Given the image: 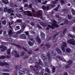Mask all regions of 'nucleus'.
<instances>
[{
	"instance_id": "nucleus-1",
	"label": "nucleus",
	"mask_w": 75,
	"mask_h": 75,
	"mask_svg": "<svg viewBox=\"0 0 75 75\" xmlns=\"http://www.w3.org/2000/svg\"><path fill=\"white\" fill-rule=\"evenodd\" d=\"M39 62L40 64L38 62H37L35 63V67L33 69V71L35 72V75H38L40 74V75H44L43 72L44 70L43 69H42V62L40 59H39Z\"/></svg>"
},
{
	"instance_id": "nucleus-2",
	"label": "nucleus",
	"mask_w": 75,
	"mask_h": 75,
	"mask_svg": "<svg viewBox=\"0 0 75 75\" xmlns=\"http://www.w3.org/2000/svg\"><path fill=\"white\" fill-rule=\"evenodd\" d=\"M68 38L71 39V40H68L67 41V42L68 43H69V44H70L72 45H74L75 44V40H74L73 39H71V38H74V35H72L69 34L68 35Z\"/></svg>"
},
{
	"instance_id": "nucleus-3",
	"label": "nucleus",
	"mask_w": 75,
	"mask_h": 75,
	"mask_svg": "<svg viewBox=\"0 0 75 75\" xmlns=\"http://www.w3.org/2000/svg\"><path fill=\"white\" fill-rule=\"evenodd\" d=\"M67 47V44L65 42H63L62 43L61 46V49L62 50V51L63 52H65V48H66Z\"/></svg>"
},
{
	"instance_id": "nucleus-4",
	"label": "nucleus",
	"mask_w": 75,
	"mask_h": 75,
	"mask_svg": "<svg viewBox=\"0 0 75 75\" xmlns=\"http://www.w3.org/2000/svg\"><path fill=\"white\" fill-rule=\"evenodd\" d=\"M28 43L30 46H33V45H34V40L33 39H30Z\"/></svg>"
},
{
	"instance_id": "nucleus-5",
	"label": "nucleus",
	"mask_w": 75,
	"mask_h": 75,
	"mask_svg": "<svg viewBox=\"0 0 75 75\" xmlns=\"http://www.w3.org/2000/svg\"><path fill=\"white\" fill-rule=\"evenodd\" d=\"M68 62L69 64H68L67 65V66L65 67V68H69L70 67H71V64H72V61L71 60H69L68 61Z\"/></svg>"
},
{
	"instance_id": "nucleus-6",
	"label": "nucleus",
	"mask_w": 75,
	"mask_h": 75,
	"mask_svg": "<svg viewBox=\"0 0 75 75\" xmlns=\"http://www.w3.org/2000/svg\"><path fill=\"white\" fill-rule=\"evenodd\" d=\"M53 23H52V25L53 26H54V27H59V25L56 24V23H57V22H56L55 20H54L53 21Z\"/></svg>"
},
{
	"instance_id": "nucleus-7",
	"label": "nucleus",
	"mask_w": 75,
	"mask_h": 75,
	"mask_svg": "<svg viewBox=\"0 0 75 75\" xmlns=\"http://www.w3.org/2000/svg\"><path fill=\"white\" fill-rule=\"evenodd\" d=\"M40 36L42 38V39L43 40H45V34H44V33L42 32L40 33Z\"/></svg>"
},
{
	"instance_id": "nucleus-8",
	"label": "nucleus",
	"mask_w": 75,
	"mask_h": 75,
	"mask_svg": "<svg viewBox=\"0 0 75 75\" xmlns=\"http://www.w3.org/2000/svg\"><path fill=\"white\" fill-rule=\"evenodd\" d=\"M20 38L22 39H26V36L25 34H22L20 36Z\"/></svg>"
},
{
	"instance_id": "nucleus-9",
	"label": "nucleus",
	"mask_w": 75,
	"mask_h": 75,
	"mask_svg": "<svg viewBox=\"0 0 75 75\" xmlns=\"http://www.w3.org/2000/svg\"><path fill=\"white\" fill-rule=\"evenodd\" d=\"M42 57L43 60H44V61L47 60V56H46V55L45 54H42Z\"/></svg>"
},
{
	"instance_id": "nucleus-10",
	"label": "nucleus",
	"mask_w": 75,
	"mask_h": 75,
	"mask_svg": "<svg viewBox=\"0 0 75 75\" xmlns=\"http://www.w3.org/2000/svg\"><path fill=\"white\" fill-rule=\"evenodd\" d=\"M21 26L22 28L24 29L25 28V23H23L22 24H21Z\"/></svg>"
},
{
	"instance_id": "nucleus-11",
	"label": "nucleus",
	"mask_w": 75,
	"mask_h": 75,
	"mask_svg": "<svg viewBox=\"0 0 75 75\" xmlns=\"http://www.w3.org/2000/svg\"><path fill=\"white\" fill-rule=\"evenodd\" d=\"M36 39L37 40V42L38 44H40V43H41V40H40V38H39V37H37L36 38Z\"/></svg>"
},
{
	"instance_id": "nucleus-12",
	"label": "nucleus",
	"mask_w": 75,
	"mask_h": 75,
	"mask_svg": "<svg viewBox=\"0 0 75 75\" xmlns=\"http://www.w3.org/2000/svg\"><path fill=\"white\" fill-rule=\"evenodd\" d=\"M51 68H52V72L53 73L55 72V68L54 67V66L52 65L51 66Z\"/></svg>"
},
{
	"instance_id": "nucleus-13",
	"label": "nucleus",
	"mask_w": 75,
	"mask_h": 75,
	"mask_svg": "<svg viewBox=\"0 0 75 75\" xmlns=\"http://www.w3.org/2000/svg\"><path fill=\"white\" fill-rule=\"evenodd\" d=\"M56 51L59 54H61V53H62V51L61 50H59L58 48H56Z\"/></svg>"
},
{
	"instance_id": "nucleus-14",
	"label": "nucleus",
	"mask_w": 75,
	"mask_h": 75,
	"mask_svg": "<svg viewBox=\"0 0 75 75\" xmlns=\"http://www.w3.org/2000/svg\"><path fill=\"white\" fill-rule=\"evenodd\" d=\"M24 13H28V15L29 16H33V14H32V13H31V12L30 11H24Z\"/></svg>"
},
{
	"instance_id": "nucleus-15",
	"label": "nucleus",
	"mask_w": 75,
	"mask_h": 75,
	"mask_svg": "<svg viewBox=\"0 0 75 75\" xmlns=\"http://www.w3.org/2000/svg\"><path fill=\"white\" fill-rule=\"evenodd\" d=\"M57 58H58V59H61V61H66V59H62L61 58V57H60V56H58L57 57Z\"/></svg>"
},
{
	"instance_id": "nucleus-16",
	"label": "nucleus",
	"mask_w": 75,
	"mask_h": 75,
	"mask_svg": "<svg viewBox=\"0 0 75 75\" xmlns=\"http://www.w3.org/2000/svg\"><path fill=\"white\" fill-rule=\"evenodd\" d=\"M2 2L4 4H7L8 3V1L7 0H2Z\"/></svg>"
},
{
	"instance_id": "nucleus-17",
	"label": "nucleus",
	"mask_w": 75,
	"mask_h": 75,
	"mask_svg": "<svg viewBox=\"0 0 75 75\" xmlns=\"http://www.w3.org/2000/svg\"><path fill=\"white\" fill-rule=\"evenodd\" d=\"M67 32V30H66V29H65L63 31V33L61 34V37H62L64 35V34H65Z\"/></svg>"
},
{
	"instance_id": "nucleus-18",
	"label": "nucleus",
	"mask_w": 75,
	"mask_h": 75,
	"mask_svg": "<svg viewBox=\"0 0 75 75\" xmlns=\"http://www.w3.org/2000/svg\"><path fill=\"white\" fill-rule=\"evenodd\" d=\"M19 75H22L23 74H25V72L21 70H19Z\"/></svg>"
},
{
	"instance_id": "nucleus-19",
	"label": "nucleus",
	"mask_w": 75,
	"mask_h": 75,
	"mask_svg": "<svg viewBox=\"0 0 75 75\" xmlns=\"http://www.w3.org/2000/svg\"><path fill=\"white\" fill-rule=\"evenodd\" d=\"M8 35H13V32L11 30H9L8 32Z\"/></svg>"
},
{
	"instance_id": "nucleus-20",
	"label": "nucleus",
	"mask_w": 75,
	"mask_h": 75,
	"mask_svg": "<svg viewBox=\"0 0 75 75\" xmlns=\"http://www.w3.org/2000/svg\"><path fill=\"white\" fill-rule=\"evenodd\" d=\"M32 4H30L28 7V8H31L32 9L33 8Z\"/></svg>"
},
{
	"instance_id": "nucleus-21",
	"label": "nucleus",
	"mask_w": 75,
	"mask_h": 75,
	"mask_svg": "<svg viewBox=\"0 0 75 75\" xmlns=\"http://www.w3.org/2000/svg\"><path fill=\"white\" fill-rule=\"evenodd\" d=\"M0 64L2 66L4 65H8V64H7V63L6 62H5L4 64L3 63H1L0 62Z\"/></svg>"
},
{
	"instance_id": "nucleus-22",
	"label": "nucleus",
	"mask_w": 75,
	"mask_h": 75,
	"mask_svg": "<svg viewBox=\"0 0 75 75\" xmlns=\"http://www.w3.org/2000/svg\"><path fill=\"white\" fill-rule=\"evenodd\" d=\"M57 39V37L56 36H55L54 38H53L52 39V41L53 42H55V41H56V40Z\"/></svg>"
},
{
	"instance_id": "nucleus-23",
	"label": "nucleus",
	"mask_w": 75,
	"mask_h": 75,
	"mask_svg": "<svg viewBox=\"0 0 75 75\" xmlns=\"http://www.w3.org/2000/svg\"><path fill=\"white\" fill-rule=\"evenodd\" d=\"M45 71L46 72H47L48 73H50V70H49L48 68H46L45 69Z\"/></svg>"
},
{
	"instance_id": "nucleus-24",
	"label": "nucleus",
	"mask_w": 75,
	"mask_h": 75,
	"mask_svg": "<svg viewBox=\"0 0 75 75\" xmlns=\"http://www.w3.org/2000/svg\"><path fill=\"white\" fill-rule=\"evenodd\" d=\"M52 56H55L56 55V52L55 51L52 52Z\"/></svg>"
},
{
	"instance_id": "nucleus-25",
	"label": "nucleus",
	"mask_w": 75,
	"mask_h": 75,
	"mask_svg": "<svg viewBox=\"0 0 75 75\" xmlns=\"http://www.w3.org/2000/svg\"><path fill=\"white\" fill-rule=\"evenodd\" d=\"M71 49L70 48H67L66 49V52L68 53H69L71 52Z\"/></svg>"
},
{
	"instance_id": "nucleus-26",
	"label": "nucleus",
	"mask_w": 75,
	"mask_h": 75,
	"mask_svg": "<svg viewBox=\"0 0 75 75\" xmlns=\"http://www.w3.org/2000/svg\"><path fill=\"white\" fill-rule=\"evenodd\" d=\"M16 28H15V30L16 31H17V30H20V26H16Z\"/></svg>"
},
{
	"instance_id": "nucleus-27",
	"label": "nucleus",
	"mask_w": 75,
	"mask_h": 75,
	"mask_svg": "<svg viewBox=\"0 0 75 75\" xmlns=\"http://www.w3.org/2000/svg\"><path fill=\"white\" fill-rule=\"evenodd\" d=\"M25 33L26 35H27V37H28V38H30V35H29V33H28V31L26 32H25Z\"/></svg>"
},
{
	"instance_id": "nucleus-28",
	"label": "nucleus",
	"mask_w": 75,
	"mask_h": 75,
	"mask_svg": "<svg viewBox=\"0 0 75 75\" xmlns=\"http://www.w3.org/2000/svg\"><path fill=\"white\" fill-rule=\"evenodd\" d=\"M17 37H18V35L17 34H14L13 36V38H17Z\"/></svg>"
},
{
	"instance_id": "nucleus-29",
	"label": "nucleus",
	"mask_w": 75,
	"mask_h": 75,
	"mask_svg": "<svg viewBox=\"0 0 75 75\" xmlns=\"http://www.w3.org/2000/svg\"><path fill=\"white\" fill-rule=\"evenodd\" d=\"M12 10H13V9L14 10V9H13V8H11L10 9H8L7 7H4V10H8H8H12Z\"/></svg>"
},
{
	"instance_id": "nucleus-30",
	"label": "nucleus",
	"mask_w": 75,
	"mask_h": 75,
	"mask_svg": "<svg viewBox=\"0 0 75 75\" xmlns=\"http://www.w3.org/2000/svg\"><path fill=\"white\" fill-rule=\"evenodd\" d=\"M71 12L72 13V14L73 15H74V16L75 15V10H71Z\"/></svg>"
},
{
	"instance_id": "nucleus-31",
	"label": "nucleus",
	"mask_w": 75,
	"mask_h": 75,
	"mask_svg": "<svg viewBox=\"0 0 75 75\" xmlns=\"http://www.w3.org/2000/svg\"><path fill=\"white\" fill-rule=\"evenodd\" d=\"M10 49H8V51L7 52L8 54L10 55Z\"/></svg>"
},
{
	"instance_id": "nucleus-32",
	"label": "nucleus",
	"mask_w": 75,
	"mask_h": 75,
	"mask_svg": "<svg viewBox=\"0 0 75 75\" xmlns=\"http://www.w3.org/2000/svg\"><path fill=\"white\" fill-rule=\"evenodd\" d=\"M60 2L61 3V4H63L65 3V1L63 0H61L60 1Z\"/></svg>"
},
{
	"instance_id": "nucleus-33",
	"label": "nucleus",
	"mask_w": 75,
	"mask_h": 75,
	"mask_svg": "<svg viewBox=\"0 0 75 75\" xmlns=\"http://www.w3.org/2000/svg\"><path fill=\"white\" fill-rule=\"evenodd\" d=\"M23 32L21 30H20L18 31L17 33V34H21Z\"/></svg>"
},
{
	"instance_id": "nucleus-34",
	"label": "nucleus",
	"mask_w": 75,
	"mask_h": 75,
	"mask_svg": "<svg viewBox=\"0 0 75 75\" xmlns=\"http://www.w3.org/2000/svg\"><path fill=\"white\" fill-rule=\"evenodd\" d=\"M48 26L49 27H50V28H52V29H54V27H53L51 25H48Z\"/></svg>"
},
{
	"instance_id": "nucleus-35",
	"label": "nucleus",
	"mask_w": 75,
	"mask_h": 75,
	"mask_svg": "<svg viewBox=\"0 0 75 75\" xmlns=\"http://www.w3.org/2000/svg\"><path fill=\"white\" fill-rule=\"evenodd\" d=\"M16 16H17V17H22V15L21 14H16Z\"/></svg>"
},
{
	"instance_id": "nucleus-36",
	"label": "nucleus",
	"mask_w": 75,
	"mask_h": 75,
	"mask_svg": "<svg viewBox=\"0 0 75 75\" xmlns=\"http://www.w3.org/2000/svg\"><path fill=\"white\" fill-rule=\"evenodd\" d=\"M68 19H69V20H71V18H72V17H71V16H70V15H68Z\"/></svg>"
},
{
	"instance_id": "nucleus-37",
	"label": "nucleus",
	"mask_w": 75,
	"mask_h": 75,
	"mask_svg": "<svg viewBox=\"0 0 75 75\" xmlns=\"http://www.w3.org/2000/svg\"><path fill=\"white\" fill-rule=\"evenodd\" d=\"M23 50H24L25 51H26V52H28V51H28V50H27V49L25 48L24 47H23Z\"/></svg>"
},
{
	"instance_id": "nucleus-38",
	"label": "nucleus",
	"mask_w": 75,
	"mask_h": 75,
	"mask_svg": "<svg viewBox=\"0 0 75 75\" xmlns=\"http://www.w3.org/2000/svg\"><path fill=\"white\" fill-rule=\"evenodd\" d=\"M2 23L3 24H6V21L5 20H4L2 21Z\"/></svg>"
},
{
	"instance_id": "nucleus-39",
	"label": "nucleus",
	"mask_w": 75,
	"mask_h": 75,
	"mask_svg": "<svg viewBox=\"0 0 75 75\" xmlns=\"http://www.w3.org/2000/svg\"><path fill=\"white\" fill-rule=\"evenodd\" d=\"M50 7L51 8L50 9V10L52 8L54 7V5H51V6H50Z\"/></svg>"
},
{
	"instance_id": "nucleus-40",
	"label": "nucleus",
	"mask_w": 75,
	"mask_h": 75,
	"mask_svg": "<svg viewBox=\"0 0 75 75\" xmlns=\"http://www.w3.org/2000/svg\"><path fill=\"white\" fill-rule=\"evenodd\" d=\"M17 22V23H21L22 21L21 20H20V19H18L16 21Z\"/></svg>"
},
{
	"instance_id": "nucleus-41",
	"label": "nucleus",
	"mask_w": 75,
	"mask_h": 75,
	"mask_svg": "<svg viewBox=\"0 0 75 75\" xmlns=\"http://www.w3.org/2000/svg\"><path fill=\"white\" fill-rule=\"evenodd\" d=\"M42 8L43 10H46V7L45 6H43L42 7Z\"/></svg>"
},
{
	"instance_id": "nucleus-42",
	"label": "nucleus",
	"mask_w": 75,
	"mask_h": 75,
	"mask_svg": "<svg viewBox=\"0 0 75 75\" xmlns=\"http://www.w3.org/2000/svg\"><path fill=\"white\" fill-rule=\"evenodd\" d=\"M26 2H27V0H23L22 1L23 4H24V3Z\"/></svg>"
},
{
	"instance_id": "nucleus-43",
	"label": "nucleus",
	"mask_w": 75,
	"mask_h": 75,
	"mask_svg": "<svg viewBox=\"0 0 75 75\" xmlns=\"http://www.w3.org/2000/svg\"><path fill=\"white\" fill-rule=\"evenodd\" d=\"M21 56H23L24 55V52H22L21 53Z\"/></svg>"
},
{
	"instance_id": "nucleus-44",
	"label": "nucleus",
	"mask_w": 75,
	"mask_h": 75,
	"mask_svg": "<svg viewBox=\"0 0 75 75\" xmlns=\"http://www.w3.org/2000/svg\"><path fill=\"white\" fill-rule=\"evenodd\" d=\"M31 25L33 26L35 25V23L34 22H31L30 23Z\"/></svg>"
},
{
	"instance_id": "nucleus-45",
	"label": "nucleus",
	"mask_w": 75,
	"mask_h": 75,
	"mask_svg": "<svg viewBox=\"0 0 75 75\" xmlns=\"http://www.w3.org/2000/svg\"><path fill=\"white\" fill-rule=\"evenodd\" d=\"M33 3L35 4H37V3H38L37 1H34V2H33Z\"/></svg>"
},
{
	"instance_id": "nucleus-46",
	"label": "nucleus",
	"mask_w": 75,
	"mask_h": 75,
	"mask_svg": "<svg viewBox=\"0 0 75 75\" xmlns=\"http://www.w3.org/2000/svg\"><path fill=\"white\" fill-rule=\"evenodd\" d=\"M29 54H33V52L32 51V50H30V51L28 52Z\"/></svg>"
},
{
	"instance_id": "nucleus-47",
	"label": "nucleus",
	"mask_w": 75,
	"mask_h": 75,
	"mask_svg": "<svg viewBox=\"0 0 75 75\" xmlns=\"http://www.w3.org/2000/svg\"><path fill=\"white\" fill-rule=\"evenodd\" d=\"M15 57L16 58H18V57H19V55H18V54H16L15 56Z\"/></svg>"
},
{
	"instance_id": "nucleus-48",
	"label": "nucleus",
	"mask_w": 75,
	"mask_h": 75,
	"mask_svg": "<svg viewBox=\"0 0 75 75\" xmlns=\"http://www.w3.org/2000/svg\"><path fill=\"white\" fill-rule=\"evenodd\" d=\"M8 11V13H11V10H8L7 11Z\"/></svg>"
},
{
	"instance_id": "nucleus-49",
	"label": "nucleus",
	"mask_w": 75,
	"mask_h": 75,
	"mask_svg": "<svg viewBox=\"0 0 75 75\" xmlns=\"http://www.w3.org/2000/svg\"><path fill=\"white\" fill-rule=\"evenodd\" d=\"M44 65H45V66L47 67V66H48V63L47 62H45Z\"/></svg>"
},
{
	"instance_id": "nucleus-50",
	"label": "nucleus",
	"mask_w": 75,
	"mask_h": 75,
	"mask_svg": "<svg viewBox=\"0 0 75 75\" xmlns=\"http://www.w3.org/2000/svg\"><path fill=\"white\" fill-rule=\"evenodd\" d=\"M4 72H9L8 70H7V69H4Z\"/></svg>"
},
{
	"instance_id": "nucleus-51",
	"label": "nucleus",
	"mask_w": 75,
	"mask_h": 75,
	"mask_svg": "<svg viewBox=\"0 0 75 75\" xmlns=\"http://www.w3.org/2000/svg\"><path fill=\"white\" fill-rule=\"evenodd\" d=\"M30 32L31 33H32V34H35V32L34 31H33V30H31L30 31Z\"/></svg>"
},
{
	"instance_id": "nucleus-52",
	"label": "nucleus",
	"mask_w": 75,
	"mask_h": 75,
	"mask_svg": "<svg viewBox=\"0 0 75 75\" xmlns=\"http://www.w3.org/2000/svg\"><path fill=\"white\" fill-rule=\"evenodd\" d=\"M28 4H26L24 5V7H28Z\"/></svg>"
},
{
	"instance_id": "nucleus-53",
	"label": "nucleus",
	"mask_w": 75,
	"mask_h": 75,
	"mask_svg": "<svg viewBox=\"0 0 75 75\" xmlns=\"http://www.w3.org/2000/svg\"><path fill=\"white\" fill-rule=\"evenodd\" d=\"M3 75H9V74L6 73H3Z\"/></svg>"
},
{
	"instance_id": "nucleus-54",
	"label": "nucleus",
	"mask_w": 75,
	"mask_h": 75,
	"mask_svg": "<svg viewBox=\"0 0 75 75\" xmlns=\"http://www.w3.org/2000/svg\"><path fill=\"white\" fill-rule=\"evenodd\" d=\"M64 22H65V23H66V24H67V23H68V20H66Z\"/></svg>"
},
{
	"instance_id": "nucleus-55",
	"label": "nucleus",
	"mask_w": 75,
	"mask_h": 75,
	"mask_svg": "<svg viewBox=\"0 0 75 75\" xmlns=\"http://www.w3.org/2000/svg\"><path fill=\"white\" fill-rule=\"evenodd\" d=\"M1 59H4V58H5V57L3 56H2L1 57Z\"/></svg>"
},
{
	"instance_id": "nucleus-56",
	"label": "nucleus",
	"mask_w": 75,
	"mask_h": 75,
	"mask_svg": "<svg viewBox=\"0 0 75 75\" xmlns=\"http://www.w3.org/2000/svg\"><path fill=\"white\" fill-rule=\"evenodd\" d=\"M50 6H47L46 7V10H49V9H50Z\"/></svg>"
},
{
	"instance_id": "nucleus-57",
	"label": "nucleus",
	"mask_w": 75,
	"mask_h": 75,
	"mask_svg": "<svg viewBox=\"0 0 75 75\" xmlns=\"http://www.w3.org/2000/svg\"><path fill=\"white\" fill-rule=\"evenodd\" d=\"M17 51H16V50H14L13 52H12V53L14 54V53H15V54H16V53H17Z\"/></svg>"
},
{
	"instance_id": "nucleus-58",
	"label": "nucleus",
	"mask_w": 75,
	"mask_h": 75,
	"mask_svg": "<svg viewBox=\"0 0 75 75\" xmlns=\"http://www.w3.org/2000/svg\"><path fill=\"white\" fill-rule=\"evenodd\" d=\"M28 58V56H25L24 57H23L24 59H25L26 58Z\"/></svg>"
},
{
	"instance_id": "nucleus-59",
	"label": "nucleus",
	"mask_w": 75,
	"mask_h": 75,
	"mask_svg": "<svg viewBox=\"0 0 75 75\" xmlns=\"http://www.w3.org/2000/svg\"><path fill=\"white\" fill-rule=\"evenodd\" d=\"M16 46V47H18V48H21V46L17 45H15Z\"/></svg>"
},
{
	"instance_id": "nucleus-60",
	"label": "nucleus",
	"mask_w": 75,
	"mask_h": 75,
	"mask_svg": "<svg viewBox=\"0 0 75 75\" xmlns=\"http://www.w3.org/2000/svg\"><path fill=\"white\" fill-rule=\"evenodd\" d=\"M39 11H40L39 13L41 14H42V11L41 10H40Z\"/></svg>"
},
{
	"instance_id": "nucleus-61",
	"label": "nucleus",
	"mask_w": 75,
	"mask_h": 75,
	"mask_svg": "<svg viewBox=\"0 0 75 75\" xmlns=\"http://www.w3.org/2000/svg\"><path fill=\"white\" fill-rule=\"evenodd\" d=\"M6 33H7V32L6 31H4V35L5 36L6 35Z\"/></svg>"
},
{
	"instance_id": "nucleus-62",
	"label": "nucleus",
	"mask_w": 75,
	"mask_h": 75,
	"mask_svg": "<svg viewBox=\"0 0 75 75\" xmlns=\"http://www.w3.org/2000/svg\"><path fill=\"white\" fill-rule=\"evenodd\" d=\"M52 3L53 4H56V2H55V1H53Z\"/></svg>"
},
{
	"instance_id": "nucleus-63",
	"label": "nucleus",
	"mask_w": 75,
	"mask_h": 75,
	"mask_svg": "<svg viewBox=\"0 0 75 75\" xmlns=\"http://www.w3.org/2000/svg\"><path fill=\"white\" fill-rule=\"evenodd\" d=\"M58 7H57L55 8V9L53 8V10H58Z\"/></svg>"
},
{
	"instance_id": "nucleus-64",
	"label": "nucleus",
	"mask_w": 75,
	"mask_h": 75,
	"mask_svg": "<svg viewBox=\"0 0 75 75\" xmlns=\"http://www.w3.org/2000/svg\"><path fill=\"white\" fill-rule=\"evenodd\" d=\"M64 75H68V73H67L65 72L64 73Z\"/></svg>"
}]
</instances>
